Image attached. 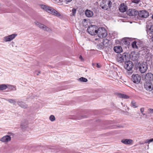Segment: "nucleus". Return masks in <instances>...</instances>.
I'll return each mask as SVG.
<instances>
[{
    "mask_svg": "<svg viewBox=\"0 0 153 153\" xmlns=\"http://www.w3.org/2000/svg\"><path fill=\"white\" fill-rule=\"evenodd\" d=\"M129 54L127 52H124L123 54H119L117 58V61L119 63L123 64L129 59Z\"/></svg>",
    "mask_w": 153,
    "mask_h": 153,
    "instance_id": "nucleus-2",
    "label": "nucleus"
},
{
    "mask_svg": "<svg viewBox=\"0 0 153 153\" xmlns=\"http://www.w3.org/2000/svg\"><path fill=\"white\" fill-rule=\"evenodd\" d=\"M134 66L133 62L129 60V59L124 63V68L128 71H130L132 69Z\"/></svg>",
    "mask_w": 153,
    "mask_h": 153,
    "instance_id": "nucleus-8",
    "label": "nucleus"
},
{
    "mask_svg": "<svg viewBox=\"0 0 153 153\" xmlns=\"http://www.w3.org/2000/svg\"><path fill=\"white\" fill-rule=\"evenodd\" d=\"M85 71V72H87V70H86Z\"/></svg>",
    "mask_w": 153,
    "mask_h": 153,
    "instance_id": "nucleus-50",
    "label": "nucleus"
},
{
    "mask_svg": "<svg viewBox=\"0 0 153 153\" xmlns=\"http://www.w3.org/2000/svg\"><path fill=\"white\" fill-rule=\"evenodd\" d=\"M139 71L141 73H145L148 69V65L147 63L144 62L141 63L139 65Z\"/></svg>",
    "mask_w": 153,
    "mask_h": 153,
    "instance_id": "nucleus-5",
    "label": "nucleus"
},
{
    "mask_svg": "<svg viewBox=\"0 0 153 153\" xmlns=\"http://www.w3.org/2000/svg\"><path fill=\"white\" fill-rule=\"evenodd\" d=\"M110 40L107 39H104L102 40V43L103 45L105 47V48L108 46L110 45L109 44Z\"/></svg>",
    "mask_w": 153,
    "mask_h": 153,
    "instance_id": "nucleus-22",
    "label": "nucleus"
},
{
    "mask_svg": "<svg viewBox=\"0 0 153 153\" xmlns=\"http://www.w3.org/2000/svg\"><path fill=\"white\" fill-rule=\"evenodd\" d=\"M119 10L121 12H124L126 11V6L124 7L122 6L119 8Z\"/></svg>",
    "mask_w": 153,
    "mask_h": 153,
    "instance_id": "nucleus-31",
    "label": "nucleus"
},
{
    "mask_svg": "<svg viewBox=\"0 0 153 153\" xmlns=\"http://www.w3.org/2000/svg\"><path fill=\"white\" fill-rule=\"evenodd\" d=\"M131 60L133 61H137L139 58V56L135 52H131L130 56H129Z\"/></svg>",
    "mask_w": 153,
    "mask_h": 153,
    "instance_id": "nucleus-17",
    "label": "nucleus"
},
{
    "mask_svg": "<svg viewBox=\"0 0 153 153\" xmlns=\"http://www.w3.org/2000/svg\"><path fill=\"white\" fill-rule=\"evenodd\" d=\"M11 140V137L10 135H6L3 136L0 139V140L3 142H8Z\"/></svg>",
    "mask_w": 153,
    "mask_h": 153,
    "instance_id": "nucleus-18",
    "label": "nucleus"
},
{
    "mask_svg": "<svg viewBox=\"0 0 153 153\" xmlns=\"http://www.w3.org/2000/svg\"><path fill=\"white\" fill-rule=\"evenodd\" d=\"M149 111V113L151 114L153 113V109L150 108L148 110Z\"/></svg>",
    "mask_w": 153,
    "mask_h": 153,
    "instance_id": "nucleus-41",
    "label": "nucleus"
},
{
    "mask_svg": "<svg viewBox=\"0 0 153 153\" xmlns=\"http://www.w3.org/2000/svg\"><path fill=\"white\" fill-rule=\"evenodd\" d=\"M27 122L26 120H24L21 124V126L22 127V128H24L27 127Z\"/></svg>",
    "mask_w": 153,
    "mask_h": 153,
    "instance_id": "nucleus-30",
    "label": "nucleus"
},
{
    "mask_svg": "<svg viewBox=\"0 0 153 153\" xmlns=\"http://www.w3.org/2000/svg\"><path fill=\"white\" fill-rule=\"evenodd\" d=\"M53 149H54L55 150V151L56 152L61 151L64 153H80L78 152H73L70 150H69L68 149H64L58 146L54 147V148H53Z\"/></svg>",
    "mask_w": 153,
    "mask_h": 153,
    "instance_id": "nucleus-6",
    "label": "nucleus"
},
{
    "mask_svg": "<svg viewBox=\"0 0 153 153\" xmlns=\"http://www.w3.org/2000/svg\"><path fill=\"white\" fill-rule=\"evenodd\" d=\"M131 106L134 108H137L138 106L137 105L136 102L134 101H132L131 102Z\"/></svg>",
    "mask_w": 153,
    "mask_h": 153,
    "instance_id": "nucleus-35",
    "label": "nucleus"
},
{
    "mask_svg": "<svg viewBox=\"0 0 153 153\" xmlns=\"http://www.w3.org/2000/svg\"><path fill=\"white\" fill-rule=\"evenodd\" d=\"M144 110V108H141L140 109V111L142 113H143V112Z\"/></svg>",
    "mask_w": 153,
    "mask_h": 153,
    "instance_id": "nucleus-43",
    "label": "nucleus"
},
{
    "mask_svg": "<svg viewBox=\"0 0 153 153\" xmlns=\"http://www.w3.org/2000/svg\"><path fill=\"white\" fill-rule=\"evenodd\" d=\"M102 3L100 4V6L102 9L104 10H107L108 8H110L112 4L110 1H108V2H106L105 1H102Z\"/></svg>",
    "mask_w": 153,
    "mask_h": 153,
    "instance_id": "nucleus-7",
    "label": "nucleus"
},
{
    "mask_svg": "<svg viewBox=\"0 0 153 153\" xmlns=\"http://www.w3.org/2000/svg\"><path fill=\"white\" fill-rule=\"evenodd\" d=\"M144 87L147 91H150L153 89V86L151 82H145L144 84Z\"/></svg>",
    "mask_w": 153,
    "mask_h": 153,
    "instance_id": "nucleus-12",
    "label": "nucleus"
},
{
    "mask_svg": "<svg viewBox=\"0 0 153 153\" xmlns=\"http://www.w3.org/2000/svg\"><path fill=\"white\" fill-rule=\"evenodd\" d=\"M55 3L59 5H66V4H68L71 1H54ZM68 6V5H66Z\"/></svg>",
    "mask_w": 153,
    "mask_h": 153,
    "instance_id": "nucleus-19",
    "label": "nucleus"
},
{
    "mask_svg": "<svg viewBox=\"0 0 153 153\" xmlns=\"http://www.w3.org/2000/svg\"><path fill=\"white\" fill-rule=\"evenodd\" d=\"M17 35L16 34H12L8 36H5L4 38V40L5 42L11 41L14 39Z\"/></svg>",
    "mask_w": 153,
    "mask_h": 153,
    "instance_id": "nucleus-16",
    "label": "nucleus"
},
{
    "mask_svg": "<svg viewBox=\"0 0 153 153\" xmlns=\"http://www.w3.org/2000/svg\"><path fill=\"white\" fill-rule=\"evenodd\" d=\"M97 48L99 50L104 49L105 48L102 43L98 44L97 45Z\"/></svg>",
    "mask_w": 153,
    "mask_h": 153,
    "instance_id": "nucleus-29",
    "label": "nucleus"
},
{
    "mask_svg": "<svg viewBox=\"0 0 153 153\" xmlns=\"http://www.w3.org/2000/svg\"><path fill=\"white\" fill-rule=\"evenodd\" d=\"M85 14L86 16L90 17L93 15V13L92 11L90 10H87L85 11Z\"/></svg>",
    "mask_w": 153,
    "mask_h": 153,
    "instance_id": "nucleus-24",
    "label": "nucleus"
},
{
    "mask_svg": "<svg viewBox=\"0 0 153 153\" xmlns=\"http://www.w3.org/2000/svg\"><path fill=\"white\" fill-rule=\"evenodd\" d=\"M79 58L81 60H83V59H82V56L81 55H80L79 57Z\"/></svg>",
    "mask_w": 153,
    "mask_h": 153,
    "instance_id": "nucleus-45",
    "label": "nucleus"
},
{
    "mask_svg": "<svg viewBox=\"0 0 153 153\" xmlns=\"http://www.w3.org/2000/svg\"><path fill=\"white\" fill-rule=\"evenodd\" d=\"M34 23L35 24L37 25L39 27L45 30H46L48 32H50L51 31V30L48 27L38 22H35Z\"/></svg>",
    "mask_w": 153,
    "mask_h": 153,
    "instance_id": "nucleus-11",
    "label": "nucleus"
},
{
    "mask_svg": "<svg viewBox=\"0 0 153 153\" xmlns=\"http://www.w3.org/2000/svg\"><path fill=\"white\" fill-rule=\"evenodd\" d=\"M132 80L134 83L138 84L141 80L140 76L138 74H133L132 75Z\"/></svg>",
    "mask_w": 153,
    "mask_h": 153,
    "instance_id": "nucleus-10",
    "label": "nucleus"
},
{
    "mask_svg": "<svg viewBox=\"0 0 153 153\" xmlns=\"http://www.w3.org/2000/svg\"><path fill=\"white\" fill-rule=\"evenodd\" d=\"M146 31L148 34V38L150 41L153 42V33L149 32V31L147 30Z\"/></svg>",
    "mask_w": 153,
    "mask_h": 153,
    "instance_id": "nucleus-25",
    "label": "nucleus"
},
{
    "mask_svg": "<svg viewBox=\"0 0 153 153\" xmlns=\"http://www.w3.org/2000/svg\"><path fill=\"white\" fill-rule=\"evenodd\" d=\"M131 39V38H124L121 40V42L123 44L125 45L127 47L129 46H130Z\"/></svg>",
    "mask_w": 153,
    "mask_h": 153,
    "instance_id": "nucleus-15",
    "label": "nucleus"
},
{
    "mask_svg": "<svg viewBox=\"0 0 153 153\" xmlns=\"http://www.w3.org/2000/svg\"><path fill=\"white\" fill-rule=\"evenodd\" d=\"M152 55L151 53H148V54L145 55V58L146 59V61H152Z\"/></svg>",
    "mask_w": 153,
    "mask_h": 153,
    "instance_id": "nucleus-26",
    "label": "nucleus"
},
{
    "mask_svg": "<svg viewBox=\"0 0 153 153\" xmlns=\"http://www.w3.org/2000/svg\"><path fill=\"white\" fill-rule=\"evenodd\" d=\"M145 54L146 55V54H148V53H150V51L149 49L146 48V49L144 51Z\"/></svg>",
    "mask_w": 153,
    "mask_h": 153,
    "instance_id": "nucleus-40",
    "label": "nucleus"
},
{
    "mask_svg": "<svg viewBox=\"0 0 153 153\" xmlns=\"http://www.w3.org/2000/svg\"><path fill=\"white\" fill-rule=\"evenodd\" d=\"M97 67L98 68H100V65H99L98 63H97Z\"/></svg>",
    "mask_w": 153,
    "mask_h": 153,
    "instance_id": "nucleus-44",
    "label": "nucleus"
},
{
    "mask_svg": "<svg viewBox=\"0 0 153 153\" xmlns=\"http://www.w3.org/2000/svg\"><path fill=\"white\" fill-rule=\"evenodd\" d=\"M118 96L120 98L125 99H127L129 98V96L124 94H118Z\"/></svg>",
    "mask_w": 153,
    "mask_h": 153,
    "instance_id": "nucleus-27",
    "label": "nucleus"
},
{
    "mask_svg": "<svg viewBox=\"0 0 153 153\" xmlns=\"http://www.w3.org/2000/svg\"><path fill=\"white\" fill-rule=\"evenodd\" d=\"M152 48H153V46H152Z\"/></svg>",
    "mask_w": 153,
    "mask_h": 153,
    "instance_id": "nucleus-53",
    "label": "nucleus"
},
{
    "mask_svg": "<svg viewBox=\"0 0 153 153\" xmlns=\"http://www.w3.org/2000/svg\"><path fill=\"white\" fill-rule=\"evenodd\" d=\"M49 119L51 121H53L55 120V118L53 115H51L49 117Z\"/></svg>",
    "mask_w": 153,
    "mask_h": 153,
    "instance_id": "nucleus-36",
    "label": "nucleus"
},
{
    "mask_svg": "<svg viewBox=\"0 0 153 153\" xmlns=\"http://www.w3.org/2000/svg\"><path fill=\"white\" fill-rule=\"evenodd\" d=\"M153 80V75L151 73H147L145 75V81L146 82H151Z\"/></svg>",
    "mask_w": 153,
    "mask_h": 153,
    "instance_id": "nucleus-14",
    "label": "nucleus"
},
{
    "mask_svg": "<svg viewBox=\"0 0 153 153\" xmlns=\"http://www.w3.org/2000/svg\"><path fill=\"white\" fill-rule=\"evenodd\" d=\"M121 142L126 145H132L133 144L132 140L130 139H124L121 140Z\"/></svg>",
    "mask_w": 153,
    "mask_h": 153,
    "instance_id": "nucleus-20",
    "label": "nucleus"
},
{
    "mask_svg": "<svg viewBox=\"0 0 153 153\" xmlns=\"http://www.w3.org/2000/svg\"><path fill=\"white\" fill-rule=\"evenodd\" d=\"M121 5L122 6V4H121Z\"/></svg>",
    "mask_w": 153,
    "mask_h": 153,
    "instance_id": "nucleus-51",
    "label": "nucleus"
},
{
    "mask_svg": "<svg viewBox=\"0 0 153 153\" xmlns=\"http://www.w3.org/2000/svg\"><path fill=\"white\" fill-rule=\"evenodd\" d=\"M4 99L7 101H8L10 103L13 104L14 105H15L16 103V100L15 99Z\"/></svg>",
    "mask_w": 153,
    "mask_h": 153,
    "instance_id": "nucleus-28",
    "label": "nucleus"
},
{
    "mask_svg": "<svg viewBox=\"0 0 153 153\" xmlns=\"http://www.w3.org/2000/svg\"><path fill=\"white\" fill-rule=\"evenodd\" d=\"M8 134H10V133H8Z\"/></svg>",
    "mask_w": 153,
    "mask_h": 153,
    "instance_id": "nucleus-52",
    "label": "nucleus"
},
{
    "mask_svg": "<svg viewBox=\"0 0 153 153\" xmlns=\"http://www.w3.org/2000/svg\"><path fill=\"white\" fill-rule=\"evenodd\" d=\"M40 6L42 9L49 13H51L58 17L61 16L60 14L57 11L48 6L44 4H40Z\"/></svg>",
    "mask_w": 153,
    "mask_h": 153,
    "instance_id": "nucleus-1",
    "label": "nucleus"
},
{
    "mask_svg": "<svg viewBox=\"0 0 153 153\" xmlns=\"http://www.w3.org/2000/svg\"><path fill=\"white\" fill-rule=\"evenodd\" d=\"M137 13L139 17L140 18H146L148 17L149 16V12L145 10L138 11Z\"/></svg>",
    "mask_w": 153,
    "mask_h": 153,
    "instance_id": "nucleus-9",
    "label": "nucleus"
},
{
    "mask_svg": "<svg viewBox=\"0 0 153 153\" xmlns=\"http://www.w3.org/2000/svg\"><path fill=\"white\" fill-rule=\"evenodd\" d=\"M79 80L83 82H86L88 81V79L84 77H81L79 79Z\"/></svg>",
    "mask_w": 153,
    "mask_h": 153,
    "instance_id": "nucleus-34",
    "label": "nucleus"
},
{
    "mask_svg": "<svg viewBox=\"0 0 153 153\" xmlns=\"http://www.w3.org/2000/svg\"><path fill=\"white\" fill-rule=\"evenodd\" d=\"M153 141V138H151L149 139H147L145 142V143H148L149 144L151 142Z\"/></svg>",
    "mask_w": 153,
    "mask_h": 153,
    "instance_id": "nucleus-38",
    "label": "nucleus"
},
{
    "mask_svg": "<svg viewBox=\"0 0 153 153\" xmlns=\"http://www.w3.org/2000/svg\"><path fill=\"white\" fill-rule=\"evenodd\" d=\"M17 102L18 105L22 108H25L27 107V105L23 102L18 101Z\"/></svg>",
    "mask_w": 153,
    "mask_h": 153,
    "instance_id": "nucleus-23",
    "label": "nucleus"
},
{
    "mask_svg": "<svg viewBox=\"0 0 153 153\" xmlns=\"http://www.w3.org/2000/svg\"><path fill=\"white\" fill-rule=\"evenodd\" d=\"M152 19H153V15H152Z\"/></svg>",
    "mask_w": 153,
    "mask_h": 153,
    "instance_id": "nucleus-47",
    "label": "nucleus"
},
{
    "mask_svg": "<svg viewBox=\"0 0 153 153\" xmlns=\"http://www.w3.org/2000/svg\"><path fill=\"white\" fill-rule=\"evenodd\" d=\"M140 1H132V2L135 3H138Z\"/></svg>",
    "mask_w": 153,
    "mask_h": 153,
    "instance_id": "nucleus-42",
    "label": "nucleus"
},
{
    "mask_svg": "<svg viewBox=\"0 0 153 153\" xmlns=\"http://www.w3.org/2000/svg\"><path fill=\"white\" fill-rule=\"evenodd\" d=\"M85 117L86 118V116H85Z\"/></svg>",
    "mask_w": 153,
    "mask_h": 153,
    "instance_id": "nucleus-49",
    "label": "nucleus"
},
{
    "mask_svg": "<svg viewBox=\"0 0 153 153\" xmlns=\"http://www.w3.org/2000/svg\"><path fill=\"white\" fill-rule=\"evenodd\" d=\"M97 33L99 37L103 38L106 37L107 35L106 30L103 27H100L98 29Z\"/></svg>",
    "mask_w": 153,
    "mask_h": 153,
    "instance_id": "nucleus-3",
    "label": "nucleus"
},
{
    "mask_svg": "<svg viewBox=\"0 0 153 153\" xmlns=\"http://www.w3.org/2000/svg\"><path fill=\"white\" fill-rule=\"evenodd\" d=\"M149 32L153 33V25H151L149 30L147 29Z\"/></svg>",
    "mask_w": 153,
    "mask_h": 153,
    "instance_id": "nucleus-37",
    "label": "nucleus"
},
{
    "mask_svg": "<svg viewBox=\"0 0 153 153\" xmlns=\"http://www.w3.org/2000/svg\"><path fill=\"white\" fill-rule=\"evenodd\" d=\"M98 27L96 25H91L87 29L88 33L91 35H94L97 34Z\"/></svg>",
    "mask_w": 153,
    "mask_h": 153,
    "instance_id": "nucleus-4",
    "label": "nucleus"
},
{
    "mask_svg": "<svg viewBox=\"0 0 153 153\" xmlns=\"http://www.w3.org/2000/svg\"><path fill=\"white\" fill-rule=\"evenodd\" d=\"M40 73H41V71H39L38 72V73L37 74V76L39 74H40Z\"/></svg>",
    "mask_w": 153,
    "mask_h": 153,
    "instance_id": "nucleus-46",
    "label": "nucleus"
},
{
    "mask_svg": "<svg viewBox=\"0 0 153 153\" xmlns=\"http://www.w3.org/2000/svg\"><path fill=\"white\" fill-rule=\"evenodd\" d=\"M7 88V86L5 84L0 85V90H4Z\"/></svg>",
    "mask_w": 153,
    "mask_h": 153,
    "instance_id": "nucleus-32",
    "label": "nucleus"
},
{
    "mask_svg": "<svg viewBox=\"0 0 153 153\" xmlns=\"http://www.w3.org/2000/svg\"><path fill=\"white\" fill-rule=\"evenodd\" d=\"M138 11L134 9H129L126 12L127 14L129 16H134L137 15Z\"/></svg>",
    "mask_w": 153,
    "mask_h": 153,
    "instance_id": "nucleus-13",
    "label": "nucleus"
},
{
    "mask_svg": "<svg viewBox=\"0 0 153 153\" xmlns=\"http://www.w3.org/2000/svg\"><path fill=\"white\" fill-rule=\"evenodd\" d=\"M114 51L117 53H120L123 51V49L122 47L120 46L114 47Z\"/></svg>",
    "mask_w": 153,
    "mask_h": 153,
    "instance_id": "nucleus-21",
    "label": "nucleus"
},
{
    "mask_svg": "<svg viewBox=\"0 0 153 153\" xmlns=\"http://www.w3.org/2000/svg\"><path fill=\"white\" fill-rule=\"evenodd\" d=\"M72 12L71 13V15L74 16L76 13V10L75 9L73 8L72 9Z\"/></svg>",
    "mask_w": 153,
    "mask_h": 153,
    "instance_id": "nucleus-39",
    "label": "nucleus"
},
{
    "mask_svg": "<svg viewBox=\"0 0 153 153\" xmlns=\"http://www.w3.org/2000/svg\"><path fill=\"white\" fill-rule=\"evenodd\" d=\"M137 42L135 41H134L131 44V45L132 47L134 48H138V47L136 45Z\"/></svg>",
    "mask_w": 153,
    "mask_h": 153,
    "instance_id": "nucleus-33",
    "label": "nucleus"
},
{
    "mask_svg": "<svg viewBox=\"0 0 153 153\" xmlns=\"http://www.w3.org/2000/svg\"><path fill=\"white\" fill-rule=\"evenodd\" d=\"M143 115H145V114H143Z\"/></svg>",
    "mask_w": 153,
    "mask_h": 153,
    "instance_id": "nucleus-48",
    "label": "nucleus"
}]
</instances>
